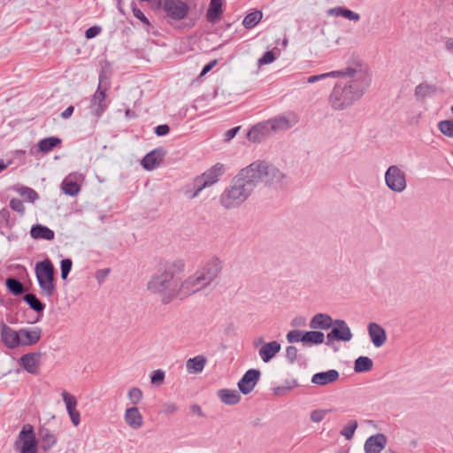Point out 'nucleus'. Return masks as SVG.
<instances>
[{"label":"nucleus","mask_w":453,"mask_h":453,"mask_svg":"<svg viewBox=\"0 0 453 453\" xmlns=\"http://www.w3.org/2000/svg\"><path fill=\"white\" fill-rule=\"evenodd\" d=\"M339 81L334 84L328 104L334 110L342 111L350 108L358 101L370 86L371 76L365 65L356 63L340 70Z\"/></svg>","instance_id":"f257e3e1"},{"label":"nucleus","mask_w":453,"mask_h":453,"mask_svg":"<svg viewBox=\"0 0 453 453\" xmlns=\"http://www.w3.org/2000/svg\"><path fill=\"white\" fill-rule=\"evenodd\" d=\"M184 267L185 264L181 260L165 263L163 271L150 278L147 284L148 289L151 293L160 295L164 303H170L175 297H187L182 291V281L180 282V275L183 273Z\"/></svg>","instance_id":"f03ea898"},{"label":"nucleus","mask_w":453,"mask_h":453,"mask_svg":"<svg viewBox=\"0 0 453 453\" xmlns=\"http://www.w3.org/2000/svg\"><path fill=\"white\" fill-rule=\"evenodd\" d=\"M243 168L255 188L262 185L268 190L282 191L290 184V178L284 169L268 161L256 160Z\"/></svg>","instance_id":"7ed1b4c3"},{"label":"nucleus","mask_w":453,"mask_h":453,"mask_svg":"<svg viewBox=\"0 0 453 453\" xmlns=\"http://www.w3.org/2000/svg\"><path fill=\"white\" fill-rule=\"evenodd\" d=\"M222 271V262L211 257L203 263L198 270L182 280V291L187 296L211 287L216 282Z\"/></svg>","instance_id":"20e7f679"},{"label":"nucleus","mask_w":453,"mask_h":453,"mask_svg":"<svg viewBox=\"0 0 453 453\" xmlns=\"http://www.w3.org/2000/svg\"><path fill=\"white\" fill-rule=\"evenodd\" d=\"M255 188L244 168L233 178L230 185L220 195V204L226 209L241 206L251 196Z\"/></svg>","instance_id":"39448f33"},{"label":"nucleus","mask_w":453,"mask_h":453,"mask_svg":"<svg viewBox=\"0 0 453 453\" xmlns=\"http://www.w3.org/2000/svg\"><path fill=\"white\" fill-rule=\"evenodd\" d=\"M35 276L43 296L51 297L56 292L54 267L48 258L35 265Z\"/></svg>","instance_id":"423d86ee"},{"label":"nucleus","mask_w":453,"mask_h":453,"mask_svg":"<svg viewBox=\"0 0 453 453\" xmlns=\"http://www.w3.org/2000/svg\"><path fill=\"white\" fill-rule=\"evenodd\" d=\"M225 173V166L221 163H217L214 165H212L210 169H208L206 172H204L200 176L196 177L194 180V193L189 196L190 198L196 197L199 193L206 188H209L215 183H217L220 177Z\"/></svg>","instance_id":"0eeeda50"},{"label":"nucleus","mask_w":453,"mask_h":453,"mask_svg":"<svg viewBox=\"0 0 453 453\" xmlns=\"http://www.w3.org/2000/svg\"><path fill=\"white\" fill-rule=\"evenodd\" d=\"M386 187L392 192L401 194L407 188V175L398 165H391L384 173Z\"/></svg>","instance_id":"6e6552de"},{"label":"nucleus","mask_w":453,"mask_h":453,"mask_svg":"<svg viewBox=\"0 0 453 453\" xmlns=\"http://www.w3.org/2000/svg\"><path fill=\"white\" fill-rule=\"evenodd\" d=\"M19 453H38V440L31 424H25L14 442Z\"/></svg>","instance_id":"1a4fd4ad"},{"label":"nucleus","mask_w":453,"mask_h":453,"mask_svg":"<svg viewBox=\"0 0 453 453\" xmlns=\"http://www.w3.org/2000/svg\"><path fill=\"white\" fill-rule=\"evenodd\" d=\"M19 453H38V440L31 424H25L14 442Z\"/></svg>","instance_id":"9d476101"},{"label":"nucleus","mask_w":453,"mask_h":453,"mask_svg":"<svg viewBox=\"0 0 453 453\" xmlns=\"http://www.w3.org/2000/svg\"><path fill=\"white\" fill-rule=\"evenodd\" d=\"M108 88L109 83L104 81V75L101 73L97 89L93 95L89 105L90 113L96 119H99L107 109L106 91Z\"/></svg>","instance_id":"9b49d317"},{"label":"nucleus","mask_w":453,"mask_h":453,"mask_svg":"<svg viewBox=\"0 0 453 453\" xmlns=\"http://www.w3.org/2000/svg\"><path fill=\"white\" fill-rule=\"evenodd\" d=\"M155 5L162 6L166 17L176 21L183 19L189 11L188 4L182 0H157Z\"/></svg>","instance_id":"f8f14e48"},{"label":"nucleus","mask_w":453,"mask_h":453,"mask_svg":"<svg viewBox=\"0 0 453 453\" xmlns=\"http://www.w3.org/2000/svg\"><path fill=\"white\" fill-rule=\"evenodd\" d=\"M272 134L285 131L298 122V117L294 112H288L266 120Z\"/></svg>","instance_id":"ddd939ff"},{"label":"nucleus","mask_w":453,"mask_h":453,"mask_svg":"<svg viewBox=\"0 0 453 453\" xmlns=\"http://www.w3.org/2000/svg\"><path fill=\"white\" fill-rule=\"evenodd\" d=\"M353 334L345 320L336 319L332 326V330L326 334L327 344L334 341L349 342Z\"/></svg>","instance_id":"4468645a"},{"label":"nucleus","mask_w":453,"mask_h":453,"mask_svg":"<svg viewBox=\"0 0 453 453\" xmlns=\"http://www.w3.org/2000/svg\"><path fill=\"white\" fill-rule=\"evenodd\" d=\"M260 374L261 373L258 370H248L237 384L239 390L243 395L250 394L257 384L260 378Z\"/></svg>","instance_id":"2eb2a0df"},{"label":"nucleus","mask_w":453,"mask_h":453,"mask_svg":"<svg viewBox=\"0 0 453 453\" xmlns=\"http://www.w3.org/2000/svg\"><path fill=\"white\" fill-rule=\"evenodd\" d=\"M0 337L3 344L8 349H16L20 346L19 331H16L2 322L0 324Z\"/></svg>","instance_id":"dca6fc26"},{"label":"nucleus","mask_w":453,"mask_h":453,"mask_svg":"<svg viewBox=\"0 0 453 453\" xmlns=\"http://www.w3.org/2000/svg\"><path fill=\"white\" fill-rule=\"evenodd\" d=\"M273 134L266 121L260 122L252 127L247 134V138L254 143H260Z\"/></svg>","instance_id":"f3484780"},{"label":"nucleus","mask_w":453,"mask_h":453,"mask_svg":"<svg viewBox=\"0 0 453 453\" xmlns=\"http://www.w3.org/2000/svg\"><path fill=\"white\" fill-rule=\"evenodd\" d=\"M42 337L40 327L21 328L19 330L20 346H32L36 344Z\"/></svg>","instance_id":"a211bd4d"},{"label":"nucleus","mask_w":453,"mask_h":453,"mask_svg":"<svg viewBox=\"0 0 453 453\" xmlns=\"http://www.w3.org/2000/svg\"><path fill=\"white\" fill-rule=\"evenodd\" d=\"M82 179L81 173H73L66 176L61 183L63 192L68 196H77L81 190L79 181Z\"/></svg>","instance_id":"6ab92c4d"},{"label":"nucleus","mask_w":453,"mask_h":453,"mask_svg":"<svg viewBox=\"0 0 453 453\" xmlns=\"http://www.w3.org/2000/svg\"><path fill=\"white\" fill-rule=\"evenodd\" d=\"M440 91L441 89L437 85L424 81L415 87L414 96L418 101L424 102L426 99L433 97Z\"/></svg>","instance_id":"aec40b11"},{"label":"nucleus","mask_w":453,"mask_h":453,"mask_svg":"<svg viewBox=\"0 0 453 453\" xmlns=\"http://www.w3.org/2000/svg\"><path fill=\"white\" fill-rule=\"evenodd\" d=\"M124 421L132 429L138 430L143 426V417L136 406L127 408Z\"/></svg>","instance_id":"412c9836"},{"label":"nucleus","mask_w":453,"mask_h":453,"mask_svg":"<svg viewBox=\"0 0 453 453\" xmlns=\"http://www.w3.org/2000/svg\"><path fill=\"white\" fill-rule=\"evenodd\" d=\"M368 334L371 342L376 348L383 346L387 341V334L385 329L375 322L368 325Z\"/></svg>","instance_id":"4be33fe9"},{"label":"nucleus","mask_w":453,"mask_h":453,"mask_svg":"<svg viewBox=\"0 0 453 453\" xmlns=\"http://www.w3.org/2000/svg\"><path fill=\"white\" fill-rule=\"evenodd\" d=\"M387 445V437L383 434L370 436L365 442V453H380Z\"/></svg>","instance_id":"5701e85b"},{"label":"nucleus","mask_w":453,"mask_h":453,"mask_svg":"<svg viewBox=\"0 0 453 453\" xmlns=\"http://www.w3.org/2000/svg\"><path fill=\"white\" fill-rule=\"evenodd\" d=\"M339 372L331 369L326 372H317L311 377V383L318 386H326L334 383L339 379Z\"/></svg>","instance_id":"b1692460"},{"label":"nucleus","mask_w":453,"mask_h":453,"mask_svg":"<svg viewBox=\"0 0 453 453\" xmlns=\"http://www.w3.org/2000/svg\"><path fill=\"white\" fill-rule=\"evenodd\" d=\"M38 435L41 441L40 448L44 452L50 451L57 444V435L48 428H40Z\"/></svg>","instance_id":"393cba45"},{"label":"nucleus","mask_w":453,"mask_h":453,"mask_svg":"<svg viewBox=\"0 0 453 453\" xmlns=\"http://www.w3.org/2000/svg\"><path fill=\"white\" fill-rule=\"evenodd\" d=\"M281 349L280 343L277 341H272L262 345L258 350L259 357L263 362H270Z\"/></svg>","instance_id":"a878e982"},{"label":"nucleus","mask_w":453,"mask_h":453,"mask_svg":"<svg viewBox=\"0 0 453 453\" xmlns=\"http://www.w3.org/2000/svg\"><path fill=\"white\" fill-rule=\"evenodd\" d=\"M334 320L326 313H317L310 321L311 329L327 330L334 325Z\"/></svg>","instance_id":"bb28decb"},{"label":"nucleus","mask_w":453,"mask_h":453,"mask_svg":"<svg viewBox=\"0 0 453 453\" xmlns=\"http://www.w3.org/2000/svg\"><path fill=\"white\" fill-rule=\"evenodd\" d=\"M30 234L34 239L51 241L55 237L54 232L49 227L36 224L31 227Z\"/></svg>","instance_id":"cd10ccee"},{"label":"nucleus","mask_w":453,"mask_h":453,"mask_svg":"<svg viewBox=\"0 0 453 453\" xmlns=\"http://www.w3.org/2000/svg\"><path fill=\"white\" fill-rule=\"evenodd\" d=\"M163 159V154L158 150H152L148 153L141 161L146 170L151 171L157 166Z\"/></svg>","instance_id":"c85d7f7f"},{"label":"nucleus","mask_w":453,"mask_h":453,"mask_svg":"<svg viewBox=\"0 0 453 453\" xmlns=\"http://www.w3.org/2000/svg\"><path fill=\"white\" fill-rule=\"evenodd\" d=\"M218 396L222 403L227 405L236 404L241 400V395L235 389H220L218 392Z\"/></svg>","instance_id":"c756f323"},{"label":"nucleus","mask_w":453,"mask_h":453,"mask_svg":"<svg viewBox=\"0 0 453 453\" xmlns=\"http://www.w3.org/2000/svg\"><path fill=\"white\" fill-rule=\"evenodd\" d=\"M207 359L203 356H196L195 357L188 359L186 363V368L188 373H200L205 365Z\"/></svg>","instance_id":"7c9ffc66"},{"label":"nucleus","mask_w":453,"mask_h":453,"mask_svg":"<svg viewBox=\"0 0 453 453\" xmlns=\"http://www.w3.org/2000/svg\"><path fill=\"white\" fill-rule=\"evenodd\" d=\"M222 0H211L209 9L207 11V19L210 22H216L219 20L222 14Z\"/></svg>","instance_id":"2f4dec72"},{"label":"nucleus","mask_w":453,"mask_h":453,"mask_svg":"<svg viewBox=\"0 0 453 453\" xmlns=\"http://www.w3.org/2000/svg\"><path fill=\"white\" fill-rule=\"evenodd\" d=\"M22 365L26 371L32 373L35 371L38 362H39V354L30 353L26 354L20 358Z\"/></svg>","instance_id":"473e14b6"},{"label":"nucleus","mask_w":453,"mask_h":453,"mask_svg":"<svg viewBox=\"0 0 453 453\" xmlns=\"http://www.w3.org/2000/svg\"><path fill=\"white\" fill-rule=\"evenodd\" d=\"M303 339L304 345H317L324 342L325 335L322 332L314 329L313 331L304 332V338Z\"/></svg>","instance_id":"72a5a7b5"},{"label":"nucleus","mask_w":453,"mask_h":453,"mask_svg":"<svg viewBox=\"0 0 453 453\" xmlns=\"http://www.w3.org/2000/svg\"><path fill=\"white\" fill-rule=\"evenodd\" d=\"M373 362L368 357H359L356 359L354 365V371L356 372H365L372 369Z\"/></svg>","instance_id":"f704fd0d"},{"label":"nucleus","mask_w":453,"mask_h":453,"mask_svg":"<svg viewBox=\"0 0 453 453\" xmlns=\"http://www.w3.org/2000/svg\"><path fill=\"white\" fill-rule=\"evenodd\" d=\"M61 143V140L57 137H48L38 142V149L43 153L51 151L55 147Z\"/></svg>","instance_id":"c9c22d12"},{"label":"nucleus","mask_w":453,"mask_h":453,"mask_svg":"<svg viewBox=\"0 0 453 453\" xmlns=\"http://www.w3.org/2000/svg\"><path fill=\"white\" fill-rule=\"evenodd\" d=\"M263 14L259 11L250 12L243 19L242 25L245 28L250 29L261 20Z\"/></svg>","instance_id":"e433bc0d"},{"label":"nucleus","mask_w":453,"mask_h":453,"mask_svg":"<svg viewBox=\"0 0 453 453\" xmlns=\"http://www.w3.org/2000/svg\"><path fill=\"white\" fill-rule=\"evenodd\" d=\"M23 299L30 306L31 309L37 312L42 311L45 308V305L42 304L33 294L25 295Z\"/></svg>","instance_id":"4c0bfd02"},{"label":"nucleus","mask_w":453,"mask_h":453,"mask_svg":"<svg viewBox=\"0 0 453 453\" xmlns=\"http://www.w3.org/2000/svg\"><path fill=\"white\" fill-rule=\"evenodd\" d=\"M437 127L443 135L453 138V119L441 120Z\"/></svg>","instance_id":"58836bf2"},{"label":"nucleus","mask_w":453,"mask_h":453,"mask_svg":"<svg viewBox=\"0 0 453 453\" xmlns=\"http://www.w3.org/2000/svg\"><path fill=\"white\" fill-rule=\"evenodd\" d=\"M357 427V422L356 420H349L341 430L340 434L346 440H350L354 436L355 431Z\"/></svg>","instance_id":"ea45409f"},{"label":"nucleus","mask_w":453,"mask_h":453,"mask_svg":"<svg viewBox=\"0 0 453 453\" xmlns=\"http://www.w3.org/2000/svg\"><path fill=\"white\" fill-rule=\"evenodd\" d=\"M18 193L26 200L34 203L38 199L37 193L31 188L20 187L17 189Z\"/></svg>","instance_id":"a19ab883"},{"label":"nucleus","mask_w":453,"mask_h":453,"mask_svg":"<svg viewBox=\"0 0 453 453\" xmlns=\"http://www.w3.org/2000/svg\"><path fill=\"white\" fill-rule=\"evenodd\" d=\"M6 286L8 289L14 295H20L24 292V286L23 284L12 278H9L6 280Z\"/></svg>","instance_id":"79ce46f5"},{"label":"nucleus","mask_w":453,"mask_h":453,"mask_svg":"<svg viewBox=\"0 0 453 453\" xmlns=\"http://www.w3.org/2000/svg\"><path fill=\"white\" fill-rule=\"evenodd\" d=\"M63 401L65 404L66 411L76 410L77 399L74 395H71L67 391L64 390L61 394Z\"/></svg>","instance_id":"37998d69"},{"label":"nucleus","mask_w":453,"mask_h":453,"mask_svg":"<svg viewBox=\"0 0 453 453\" xmlns=\"http://www.w3.org/2000/svg\"><path fill=\"white\" fill-rule=\"evenodd\" d=\"M127 397L132 404L136 405L142 401L143 394L139 388L133 387L128 390Z\"/></svg>","instance_id":"c03bdc74"},{"label":"nucleus","mask_w":453,"mask_h":453,"mask_svg":"<svg viewBox=\"0 0 453 453\" xmlns=\"http://www.w3.org/2000/svg\"><path fill=\"white\" fill-rule=\"evenodd\" d=\"M341 74L340 70L332 71L329 73H325L318 75H311L307 79L308 83H315L317 81L327 79V78H335Z\"/></svg>","instance_id":"a18cd8bd"},{"label":"nucleus","mask_w":453,"mask_h":453,"mask_svg":"<svg viewBox=\"0 0 453 453\" xmlns=\"http://www.w3.org/2000/svg\"><path fill=\"white\" fill-rule=\"evenodd\" d=\"M286 338L289 343L299 342L303 343V338H304V332H302L297 329L291 330L287 334Z\"/></svg>","instance_id":"49530a36"},{"label":"nucleus","mask_w":453,"mask_h":453,"mask_svg":"<svg viewBox=\"0 0 453 453\" xmlns=\"http://www.w3.org/2000/svg\"><path fill=\"white\" fill-rule=\"evenodd\" d=\"M165 378V371L157 369L154 371L150 376V382L155 386H161L164 383Z\"/></svg>","instance_id":"de8ad7c7"},{"label":"nucleus","mask_w":453,"mask_h":453,"mask_svg":"<svg viewBox=\"0 0 453 453\" xmlns=\"http://www.w3.org/2000/svg\"><path fill=\"white\" fill-rule=\"evenodd\" d=\"M331 411V410L323 409L314 410L310 414L311 420L314 423H319L325 418L326 415Z\"/></svg>","instance_id":"09e8293b"},{"label":"nucleus","mask_w":453,"mask_h":453,"mask_svg":"<svg viewBox=\"0 0 453 453\" xmlns=\"http://www.w3.org/2000/svg\"><path fill=\"white\" fill-rule=\"evenodd\" d=\"M178 410H179V408L175 403L166 402L162 405L161 412L164 415L168 416V415H172V414L175 413Z\"/></svg>","instance_id":"8fccbe9b"},{"label":"nucleus","mask_w":453,"mask_h":453,"mask_svg":"<svg viewBox=\"0 0 453 453\" xmlns=\"http://www.w3.org/2000/svg\"><path fill=\"white\" fill-rule=\"evenodd\" d=\"M73 262L69 258L63 259L61 261V277L65 280L72 269Z\"/></svg>","instance_id":"3c124183"},{"label":"nucleus","mask_w":453,"mask_h":453,"mask_svg":"<svg viewBox=\"0 0 453 453\" xmlns=\"http://www.w3.org/2000/svg\"><path fill=\"white\" fill-rule=\"evenodd\" d=\"M297 355H298V349H296V347L288 346L286 349V358L288 359V361L289 363L293 364L296 360Z\"/></svg>","instance_id":"603ef678"},{"label":"nucleus","mask_w":453,"mask_h":453,"mask_svg":"<svg viewBox=\"0 0 453 453\" xmlns=\"http://www.w3.org/2000/svg\"><path fill=\"white\" fill-rule=\"evenodd\" d=\"M10 207L13 211L19 212L21 214H23L25 212V206H24L22 201L18 198H12L10 201Z\"/></svg>","instance_id":"864d4df0"},{"label":"nucleus","mask_w":453,"mask_h":453,"mask_svg":"<svg viewBox=\"0 0 453 453\" xmlns=\"http://www.w3.org/2000/svg\"><path fill=\"white\" fill-rule=\"evenodd\" d=\"M275 60V56L273 51H266L257 61L259 65H268Z\"/></svg>","instance_id":"5fc2aeb1"},{"label":"nucleus","mask_w":453,"mask_h":453,"mask_svg":"<svg viewBox=\"0 0 453 453\" xmlns=\"http://www.w3.org/2000/svg\"><path fill=\"white\" fill-rule=\"evenodd\" d=\"M342 17L353 21H358L360 19V15L357 12H352L347 8L343 7V11L342 13Z\"/></svg>","instance_id":"6e6d98bb"},{"label":"nucleus","mask_w":453,"mask_h":453,"mask_svg":"<svg viewBox=\"0 0 453 453\" xmlns=\"http://www.w3.org/2000/svg\"><path fill=\"white\" fill-rule=\"evenodd\" d=\"M69 417H70V419L73 423V425L74 426H78L81 423V414L80 412L76 410H71V411H67Z\"/></svg>","instance_id":"4d7b16f0"},{"label":"nucleus","mask_w":453,"mask_h":453,"mask_svg":"<svg viewBox=\"0 0 453 453\" xmlns=\"http://www.w3.org/2000/svg\"><path fill=\"white\" fill-rule=\"evenodd\" d=\"M101 27L97 26H93L86 30L85 35L88 39H92L98 35L101 32Z\"/></svg>","instance_id":"13d9d810"},{"label":"nucleus","mask_w":453,"mask_h":453,"mask_svg":"<svg viewBox=\"0 0 453 453\" xmlns=\"http://www.w3.org/2000/svg\"><path fill=\"white\" fill-rule=\"evenodd\" d=\"M133 13H134V16L135 18H137L138 19H140L143 24L150 26L149 19H147V17L143 14V12L140 9L134 7Z\"/></svg>","instance_id":"bf43d9fd"},{"label":"nucleus","mask_w":453,"mask_h":453,"mask_svg":"<svg viewBox=\"0 0 453 453\" xmlns=\"http://www.w3.org/2000/svg\"><path fill=\"white\" fill-rule=\"evenodd\" d=\"M240 128H241V127H235L234 128L227 130L225 134V141L226 142L231 141L236 135V134L238 133Z\"/></svg>","instance_id":"052dcab7"},{"label":"nucleus","mask_w":453,"mask_h":453,"mask_svg":"<svg viewBox=\"0 0 453 453\" xmlns=\"http://www.w3.org/2000/svg\"><path fill=\"white\" fill-rule=\"evenodd\" d=\"M169 127L167 125H159L156 127L155 129V133L158 135V136H163V135H165L169 133Z\"/></svg>","instance_id":"680f3d73"},{"label":"nucleus","mask_w":453,"mask_h":453,"mask_svg":"<svg viewBox=\"0 0 453 453\" xmlns=\"http://www.w3.org/2000/svg\"><path fill=\"white\" fill-rule=\"evenodd\" d=\"M306 324V319L304 317H296L291 321V325L295 327L303 326Z\"/></svg>","instance_id":"e2e57ef3"},{"label":"nucleus","mask_w":453,"mask_h":453,"mask_svg":"<svg viewBox=\"0 0 453 453\" xmlns=\"http://www.w3.org/2000/svg\"><path fill=\"white\" fill-rule=\"evenodd\" d=\"M343 11V7H335L329 9L327 13L328 15L334 16V17H342V13Z\"/></svg>","instance_id":"0e129e2a"},{"label":"nucleus","mask_w":453,"mask_h":453,"mask_svg":"<svg viewBox=\"0 0 453 453\" xmlns=\"http://www.w3.org/2000/svg\"><path fill=\"white\" fill-rule=\"evenodd\" d=\"M73 111H74V108L73 106H68L62 113H61V117L63 119H68L69 117L72 116V114L73 113Z\"/></svg>","instance_id":"69168bd1"},{"label":"nucleus","mask_w":453,"mask_h":453,"mask_svg":"<svg viewBox=\"0 0 453 453\" xmlns=\"http://www.w3.org/2000/svg\"><path fill=\"white\" fill-rule=\"evenodd\" d=\"M216 65V60H213L207 65H205L202 70L201 75H203L207 73L209 71L211 70V68Z\"/></svg>","instance_id":"338daca9"},{"label":"nucleus","mask_w":453,"mask_h":453,"mask_svg":"<svg viewBox=\"0 0 453 453\" xmlns=\"http://www.w3.org/2000/svg\"><path fill=\"white\" fill-rule=\"evenodd\" d=\"M445 49L447 51L453 54V37L446 41Z\"/></svg>","instance_id":"774afa93"}]
</instances>
